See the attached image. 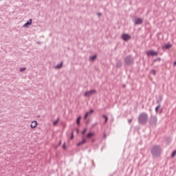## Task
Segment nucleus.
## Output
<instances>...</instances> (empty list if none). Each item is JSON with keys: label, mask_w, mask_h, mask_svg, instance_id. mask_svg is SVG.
Masks as SVG:
<instances>
[{"label": "nucleus", "mask_w": 176, "mask_h": 176, "mask_svg": "<svg viewBox=\"0 0 176 176\" xmlns=\"http://www.w3.org/2000/svg\"><path fill=\"white\" fill-rule=\"evenodd\" d=\"M153 157H160L162 155V147L160 145H153L151 149Z\"/></svg>", "instance_id": "obj_1"}, {"label": "nucleus", "mask_w": 176, "mask_h": 176, "mask_svg": "<svg viewBox=\"0 0 176 176\" xmlns=\"http://www.w3.org/2000/svg\"><path fill=\"white\" fill-rule=\"evenodd\" d=\"M138 122L139 124H146L148 122V113L145 112L141 113L138 118Z\"/></svg>", "instance_id": "obj_2"}, {"label": "nucleus", "mask_w": 176, "mask_h": 176, "mask_svg": "<svg viewBox=\"0 0 176 176\" xmlns=\"http://www.w3.org/2000/svg\"><path fill=\"white\" fill-rule=\"evenodd\" d=\"M124 64L125 65H133V64H134V59L133 58V57L131 55L126 56L124 59Z\"/></svg>", "instance_id": "obj_3"}, {"label": "nucleus", "mask_w": 176, "mask_h": 176, "mask_svg": "<svg viewBox=\"0 0 176 176\" xmlns=\"http://www.w3.org/2000/svg\"><path fill=\"white\" fill-rule=\"evenodd\" d=\"M148 124L149 126H156L157 124V117L156 116H151Z\"/></svg>", "instance_id": "obj_4"}, {"label": "nucleus", "mask_w": 176, "mask_h": 176, "mask_svg": "<svg viewBox=\"0 0 176 176\" xmlns=\"http://www.w3.org/2000/svg\"><path fill=\"white\" fill-rule=\"evenodd\" d=\"M146 56H148V57H149V56H152L153 57L155 56H159V52L155 51L153 50H151L148 51L146 52Z\"/></svg>", "instance_id": "obj_5"}, {"label": "nucleus", "mask_w": 176, "mask_h": 176, "mask_svg": "<svg viewBox=\"0 0 176 176\" xmlns=\"http://www.w3.org/2000/svg\"><path fill=\"white\" fill-rule=\"evenodd\" d=\"M97 94V90L91 89V90L85 91V97H90V96H93V94Z\"/></svg>", "instance_id": "obj_6"}, {"label": "nucleus", "mask_w": 176, "mask_h": 176, "mask_svg": "<svg viewBox=\"0 0 176 176\" xmlns=\"http://www.w3.org/2000/svg\"><path fill=\"white\" fill-rule=\"evenodd\" d=\"M122 39L125 41H130V39H131V36H130L129 34H122Z\"/></svg>", "instance_id": "obj_7"}, {"label": "nucleus", "mask_w": 176, "mask_h": 176, "mask_svg": "<svg viewBox=\"0 0 176 176\" xmlns=\"http://www.w3.org/2000/svg\"><path fill=\"white\" fill-rule=\"evenodd\" d=\"M37 126H38V122L32 121L30 124V128L31 129H36Z\"/></svg>", "instance_id": "obj_8"}, {"label": "nucleus", "mask_w": 176, "mask_h": 176, "mask_svg": "<svg viewBox=\"0 0 176 176\" xmlns=\"http://www.w3.org/2000/svg\"><path fill=\"white\" fill-rule=\"evenodd\" d=\"M142 23H144V19L142 18H138L135 19V24L140 25L142 24Z\"/></svg>", "instance_id": "obj_9"}, {"label": "nucleus", "mask_w": 176, "mask_h": 176, "mask_svg": "<svg viewBox=\"0 0 176 176\" xmlns=\"http://www.w3.org/2000/svg\"><path fill=\"white\" fill-rule=\"evenodd\" d=\"M31 24H32V19H30L26 23L23 25V27L25 28H27V27H28L29 25H31Z\"/></svg>", "instance_id": "obj_10"}, {"label": "nucleus", "mask_w": 176, "mask_h": 176, "mask_svg": "<svg viewBox=\"0 0 176 176\" xmlns=\"http://www.w3.org/2000/svg\"><path fill=\"white\" fill-rule=\"evenodd\" d=\"M162 101H163V96L160 95V96H158V100H157V104L158 105H160V102H162Z\"/></svg>", "instance_id": "obj_11"}, {"label": "nucleus", "mask_w": 176, "mask_h": 176, "mask_svg": "<svg viewBox=\"0 0 176 176\" xmlns=\"http://www.w3.org/2000/svg\"><path fill=\"white\" fill-rule=\"evenodd\" d=\"M63 68V62H61L60 64L56 65L54 67L55 69H60Z\"/></svg>", "instance_id": "obj_12"}, {"label": "nucleus", "mask_w": 176, "mask_h": 176, "mask_svg": "<svg viewBox=\"0 0 176 176\" xmlns=\"http://www.w3.org/2000/svg\"><path fill=\"white\" fill-rule=\"evenodd\" d=\"M173 47V45L171 44H166L165 45H164L162 47V49H170V47Z\"/></svg>", "instance_id": "obj_13"}, {"label": "nucleus", "mask_w": 176, "mask_h": 176, "mask_svg": "<svg viewBox=\"0 0 176 176\" xmlns=\"http://www.w3.org/2000/svg\"><path fill=\"white\" fill-rule=\"evenodd\" d=\"M116 68H122V61L119 60L116 64Z\"/></svg>", "instance_id": "obj_14"}, {"label": "nucleus", "mask_w": 176, "mask_h": 176, "mask_svg": "<svg viewBox=\"0 0 176 176\" xmlns=\"http://www.w3.org/2000/svg\"><path fill=\"white\" fill-rule=\"evenodd\" d=\"M86 142V139H83L81 142H78L76 145L77 146H80V145H83Z\"/></svg>", "instance_id": "obj_15"}, {"label": "nucleus", "mask_w": 176, "mask_h": 176, "mask_svg": "<svg viewBox=\"0 0 176 176\" xmlns=\"http://www.w3.org/2000/svg\"><path fill=\"white\" fill-rule=\"evenodd\" d=\"M93 135H94V132H89V133L87 135L86 138H91L93 137Z\"/></svg>", "instance_id": "obj_16"}, {"label": "nucleus", "mask_w": 176, "mask_h": 176, "mask_svg": "<svg viewBox=\"0 0 176 176\" xmlns=\"http://www.w3.org/2000/svg\"><path fill=\"white\" fill-rule=\"evenodd\" d=\"M58 122H60V118H57L56 120L53 122L54 126H57V124H58Z\"/></svg>", "instance_id": "obj_17"}, {"label": "nucleus", "mask_w": 176, "mask_h": 176, "mask_svg": "<svg viewBox=\"0 0 176 176\" xmlns=\"http://www.w3.org/2000/svg\"><path fill=\"white\" fill-rule=\"evenodd\" d=\"M96 58H97V54L90 56V60H92V61H94V60H96Z\"/></svg>", "instance_id": "obj_18"}, {"label": "nucleus", "mask_w": 176, "mask_h": 176, "mask_svg": "<svg viewBox=\"0 0 176 176\" xmlns=\"http://www.w3.org/2000/svg\"><path fill=\"white\" fill-rule=\"evenodd\" d=\"M102 117H103L104 119V123H107V122H108V116L102 115Z\"/></svg>", "instance_id": "obj_19"}, {"label": "nucleus", "mask_w": 176, "mask_h": 176, "mask_svg": "<svg viewBox=\"0 0 176 176\" xmlns=\"http://www.w3.org/2000/svg\"><path fill=\"white\" fill-rule=\"evenodd\" d=\"M80 119H82V117H78L76 120L77 124H80Z\"/></svg>", "instance_id": "obj_20"}, {"label": "nucleus", "mask_w": 176, "mask_h": 176, "mask_svg": "<svg viewBox=\"0 0 176 176\" xmlns=\"http://www.w3.org/2000/svg\"><path fill=\"white\" fill-rule=\"evenodd\" d=\"M175 155H176V150L173 151L171 153V157H175Z\"/></svg>", "instance_id": "obj_21"}, {"label": "nucleus", "mask_w": 176, "mask_h": 176, "mask_svg": "<svg viewBox=\"0 0 176 176\" xmlns=\"http://www.w3.org/2000/svg\"><path fill=\"white\" fill-rule=\"evenodd\" d=\"M160 104H158L157 107H155V112L157 113L159 112V108H160Z\"/></svg>", "instance_id": "obj_22"}, {"label": "nucleus", "mask_w": 176, "mask_h": 176, "mask_svg": "<svg viewBox=\"0 0 176 176\" xmlns=\"http://www.w3.org/2000/svg\"><path fill=\"white\" fill-rule=\"evenodd\" d=\"M157 61H162V58H156L155 59H154L153 63H156Z\"/></svg>", "instance_id": "obj_23"}, {"label": "nucleus", "mask_w": 176, "mask_h": 176, "mask_svg": "<svg viewBox=\"0 0 176 176\" xmlns=\"http://www.w3.org/2000/svg\"><path fill=\"white\" fill-rule=\"evenodd\" d=\"M150 74H153L154 76L156 75V70L151 69V72H150Z\"/></svg>", "instance_id": "obj_24"}, {"label": "nucleus", "mask_w": 176, "mask_h": 176, "mask_svg": "<svg viewBox=\"0 0 176 176\" xmlns=\"http://www.w3.org/2000/svg\"><path fill=\"white\" fill-rule=\"evenodd\" d=\"M89 112H87L85 114V116H84V119H87V116H89Z\"/></svg>", "instance_id": "obj_25"}, {"label": "nucleus", "mask_w": 176, "mask_h": 176, "mask_svg": "<svg viewBox=\"0 0 176 176\" xmlns=\"http://www.w3.org/2000/svg\"><path fill=\"white\" fill-rule=\"evenodd\" d=\"M94 113V110L91 109L90 111L89 112V115H91V113Z\"/></svg>", "instance_id": "obj_26"}, {"label": "nucleus", "mask_w": 176, "mask_h": 176, "mask_svg": "<svg viewBox=\"0 0 176 176\" xmlns=\"http://www.w3.org/2000/svg\"><path fill=\"white\" fill-rule=\"evenodd\" d=\"M86 130L87 129H85L81 133L82 134H86Z\"/></svg>", "instance_id": "obj_27"}, {"label": "nucleus", "mask_w": 176, "mask_h": 176, "mask_svg": "<svg viewBox=\"0 0 176 176\" xmlns=\"http://www.w3.org/2000/svg\"><path fill=\"white\" fill-rule=\"evenodd\" d=\"M25 67H23V68H21L20 71L21 72H23V71H25Z\"/></svg>", "instance_id": "obj_28"}, {"label": "nucleus", "mask_w": 176, "mask_h": 176, "mask_svg": "<svg viewBox=\"0 0 176 176\" xmlns=\"http://www.w3.org/2000/svg\"><path fill=\"white\" fill-rule=\"evenodd\" d=\"M63 149H66L67 148V146L65 145V143L63 144Z\"/></svg>", "instance_id": "obj_29"}, {"label": "nucleus", "mask_w": 176, "mask_h": 176, "mask_svg": "<svg viewBox=\"0 0 176 176\" xmlns=\"http://www.w3.org/2000/svg\"><path fill=\"white\" fill-rule=\"evenodd\" d=\"M74 132H72V136H71V138H70L71 140H74Z\"/></svg>", "instance_id": "obj_30"}, {"label": "nucleus", "mask_w": 176, "mask_h": 176, "mask_svg": "<svg viewBox=\"0 0 176 176\" xmlns=\"http://www.w3.org/2000/svg\"><path fill=\"white\" fill-rule=\"evenodd\" d=\"M131 122H133V119L128 120V123H131Z\"/></svg>", "instance_id": "obj_31"}, {"label": "nucleus", "mask_w": 176, "mask_h": 176, "mask_svg": "<svg viewBox=\"0 0 176 176\" xmlns=\"http://www.w3.org/2000/svg\"><path fill=\"white\" fill-rule=\"evenodd\" d=\"M98 16H102V14L101 12H98Z\"/></svg>", "instance_id": "obj_32"}, {"label": "nucleus", "mask_w": 176, "mask_h": 176, "mask_svg": "<svg viewBox=\"0 0 176 176\" xmlns=\"http://www.w3.org/2000/svg\"><path fill=\"white\" fill-rule=\"evenodd\" d=\"M61 141L59 142L58 144V146H60V145H61Z\"/></svg>", "instance_id": "obj_33"}, {"label": "nucleus", "mask_w": 176, "mask_h": 176, "mask_svg": "<svg viewBox=\"0 0 176 176\" xmlns=\"http://www.w3.org/2000/svg\"><path fill=\"white\" fill-rule=\"evenodd\" d=\"M104 138H107V134H104Z\"/></svg>", "instance_id": "obj_34"}, {"label": "nucleus", "mask_w": 176, "mask_h": 176, "mask_svg": "<svg viewBox=\"0 0 176 176\" xmlns=\"http://www.w3.org/2000/svg\"><path fill=\"white\" fill-rule=\"evenodd\" d=\"M173 65H176V61L174 62Z\"/></svg>", "instance_id": "obj_35"}, {"label": "nucleus", "mask_w": 176, "mask_h": 176, "mask_svg": "<svg viewBox=\"0 0 176 176\" xmlns=\"http://www.w3.org/2000/svg\"><path fill=\"white\" fill-rule=\"evenodd\" d=\"M96 124H97V122H96V123L94 124V126H96Z\"/></svg>", "instance_id": "obj_36"}, {"label": "nucleus", "mask_w": 176, "mask_h": 176, "mask_svg": "<svg viewBox=\"0 0 176 176\" xmlns=\"http://www.w3.org/2000/svg\"><path fill=\"white\" fill-rule=\"evenodd\" d=\"M2 1V0H0V1Z\"/></svg>", "instance_id": "obj_37"}]
</instances>
